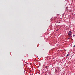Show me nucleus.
<instances>
[{
  "label": "nucleus",
  "instance_id": "1",
  "mask_svg": "<svg viewBox=\"0 0 75 75\" xmlns=\"http://www.w3.org/2000/svg\"><path fill=\"white\" fill-rule=\"evenodd\" d=\"M72 34V32L71 31H69V33H68V35L70 37L71 35V34Z\"/></svg>",
  "mask_w": 75,
  "mask_h": 75
},
{
  "label": "nucleus",
  "instance_id": "2",
  "mask_svg": "<svg viewBox=\"0 0 75 75\" xmlns=\"http://www.w3.org/2000/svg\"><path fill=\"white\" fill-rule=\"evenodd\" d=\"M48 67L47 66H45V68H46V69H47V67Z\"/></svg>",
  "mask_w": 75,
  "mask_h": 75
},
{
  "label": "nucleus",
  "instance_id": "3",
  "mask_svg": "<svg viewBox=\"0 0 75 75\" xmlns=\"http://www.w3.org/2000/svg\"><path fill=\"white\" fill-rule=\"evenodd\" d=\"M68 56H69V54H67L66 56V57H68Z\"/></svg>",
  "mask_w": 75,
  "mask_h": 75
},
{
  "label": "nucleus",
  "instance_id": "4",
  "mask_svg": "<svg viewBox=\"0 0 75 75\" xmlns=\"http://www.w3.org/2000/svg\"><path fill=\"white\" fill-rule=\"evenodd\" d=\"M59 30V29H57V30H56V31H58Z\"/></svg>",
  "mask_w": 75,
  "mask_h": 75
},
{
  "label": "nucleus",
  "instance_id": "5",
  "mask_svg": "<svg viewBox=\"0 0 75 75\" xmlns=\"http://www.w3.org/2000/svg\"><path fill=\"white\" fill-rule=\"evenodd\" d=\"M75 35H73V37H75Z\"/></svg>",
  "mask_w": 75,
  "mask_h": 75
},
{
  "label": "nucleus",
  "instance_id": "6",
  "mask_svg": "<svg viewBox=\"0 0 75 75\" xmlns=\"http://www.w3.org/2000/svg\"><path fill=\"white\" fill-rule=\"evenodd\" d=\"M70 38H68V39L69 40V39H70Z\"/></svg>",
  "mask_w": 75,
  "mask_h": 75
},
{
  "label": "nucleus",
  "instance_id": "7",
  "mask_svg": "<svg viewBox=\"0 0 75 75\" xmlns=\"http://www.w3.org/2000/svg\"><path fill=\"white\" fill-rule=\"evenodd\" d=\"M75 46H74V47H75Z\"/></svg>",
  "mask_w": 75,
  "mask_h": 75
}]
</instances>
